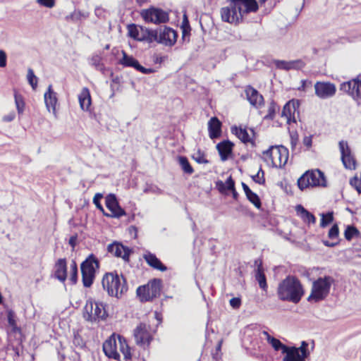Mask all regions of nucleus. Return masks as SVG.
<instances>
[{
  "mask_svg": "<svg viewBox=\"0 0 361 361\" xmlns=\"http://www.w3.org/2000/svg\"><path fill=\"white\" fill-rule=\"evenodd\" d=\"M305 294L303 286L298 278L288 276L277 287V295L282 301L298 303Z\"/></svg>",
  "mask_w": 361,
  "mask_h": 361,
  "instance_id": "1",
  "label": "nucleus"
},
{
  "mask_svg": "<svg viewBox=\"0 0 361 361\" xmlns=\"http://www.w3.org/2000/svg\"><path fill=\"white\" fill-rule=\"evenodd\" d=\"M102 283L103 288L106 290L109 295L117 298H119L128 290L125 278L113 273H106L103 276Z\"/></svg>",
  "mask_w": 361,
  "mask_h": 361,
  "instance_id": "2",
  "label": "nucleus"
},
{
  "mask_svg": "<svg viewBox=\"0 0 361 361\" xmlns=\"http://www.w3.org/2000/svg\"><path fill=\"white\" fill-rule=\"evenodd\" d=\"M334 279L330 276L319 277L312 283L311 293L307 298L309 302H318L324 300L329 294Z\"/></svg>",
  "mask_w": 361,
  "mask_h": 361,
  "instance_id": "3",
  "label": "nucleus"
},
{
  "mask_svg": "<svg viewBox=\"0 0 361 361\" xmlns=\"http://www.w3.org/2000/svg\"><path fill=\"white\" fill-rule=\"evenodd\" d=\"M326 185L324 174L319 169L307 171L298 180V186L301 190L310 187H325Z\"/></svg>",
  "mask_w": 361,
  "mask_h": 361,
  "instance_id": "4",
  "label": "nucleus"
},
{
  "mask_svg": "<svg viewBox=\"0 0 361 361\" xmlns=\"http://www.w3.org/2000/svg\"><path fill=\"white\" fill-rule=\"evenodd\" d=\"M288 154V149L283 145L271 146L264 152L265 161H270L271 166L276 168H281L286 164Z\"/></svg>",
  "mask_w": 361,
  "mask_h": 361,
  "instance_id": "5",
  "label": "nucleus"
},
{
  "mask_svg": "<svg viewBox=\"0 0 361 361\" xmlns=\"http://www.w3.org/2000/svg\"><path fill=\"white\" fill-rule=\"evenodd\" d=\"M99 263L96 257L91 254L82 262L80 269L83 286L86 288L90 287L95 278L96 269H99Z\"/></svg>",
  "mask_w": 361,
  "mask_h": 361,
  "instance_id": "6",
  "label": "nucleus"
},
{
  "mask_svg": "<svg viewBox=\"0 0 361 361\" xmlns=\"http://www.w3.org/2000/svg\"><path fill=\"white\" fill-rule=\"evenodd\" d=\"M161 290V280L154 279L147 285L139 286L136 293L142 302L152 300L160 295Z\"/></svg>",
  "mask_w": 361,
  "mask_h": 361,
  "instance_id": "7",
  "label": "nucleus"
},
{
  "mask_svg": "<svg viewBox=\"0 0 361 361\" xmlns=\"http://www.w3.org/2000/svg\"><path fill=\"white\" fill-rule=\"evenodd\" d=\"M236 0H231L228 6L221 8L220 13L224 22L239 25L243 21V15Z\"/></svg>",
  "mask_w": 361,
  "mask_h": 361,
  "instance_id": "8",
  "label": "nucleus"
},
{
  "mask_svg": "<svg viewBox=\"0 0 361 361\" xmlns=\"http://www.w3.org/2000/svg\"><path fill=\"white\" fill-rule=\"evenodd\" d=\"M84 310V318L91 322L99 319H105L107 317L106 311L102 302H87Z\"/></svg>",
  "mask_w": 361,
  "mask_h": 361,
  "instance_id": "9",
  "label": "nucleus"
},
{
  "mask_svg": "<svg viewBox=\"0 0 361 361\" xmlns=\"http://www.w3.org/2000/svg\"><path fill=\"white\" fill-rule=\"evenodd\" d=\"M140 15L147 23L161 24L166 23L169 20L168 12L153 6L148 9L142 10Z\"/></svg>",
  "mask_w": 361,
  "mask_h": 361,
  "instance_id": "10",
  "label": "nucleus"
},
{
  "mask_svg": "<svg viewBox=\"0 0 361 361\" xmlns=\"http://www.w3.org/2000/svg\"><path fill=\"white\" fill-rule=\"evenodd\" d=\"M310 355L308 350V343L306 341H302L300 347H291L284 356L283 361H305V359Z\"/></svg>",
  "mask_w": 361,
  "mask_h": 361,
  "instance_id": "11",
  "label": "nucleus"
},
{
  "mask_svg": "<svg viewBox=\"0 0 361 361\" xmlns=\"http://www.w3.org/2000/svg\"><path fill=\"white\" fill-rule=\"evenodd\" d=\"M106 206L111 214L104 213V215L109 217L120 218L126 215L125 210L121 207L116 195L110 193L105 198Z\"/></svg>",
  "mask_w": 361,
  "mask_h": 361,
  "instance_id": "12",
  "label": "nucleus"
},
{
  "mask_svg": "<svg viewBox=\"0 0 361 361\" xmlns=\"http://www.w3.org/2000/svg\"><path fill=\"white\" fill-rule=\"evenodd\" d=\"M315 94L322 99L334 97L336 92L334 84L330 82H317L314 85Z\"/></svg>",
  "mask_w": 361,
  "mask_h": 361,
  "instance_id": "13",
  "label": "nucleus"
},
{
  "mask_svg": "<svg viewBox=\"0 0 361 361\" xmlns=\"http://www.w3.org/2000/svg\"><path fill=\"white\" fill-rule=\"evenodd\" d=\"M340 90L347 92L354 99L361 97V75L356 78L341 84Z\"/></svg>",
  "mask_w": 361,
  "mask_h": 361,
  "instance_id": "14",
  "label": "nucleus"
},
{
  "mask_svg": "<svg viewBox=\"0 0 361 361\" xmlns=\"http://www.w3.org/2000/svg\"><path fill=\"white\" fill-rule=\"evenodd\" d=\"M178 34L172 28L164 26L160 27L158 32V43L168 47L174 45L177 40Z\"/></svg>",
  "mask_w": 361,
  "mask_h": 361,
  "instance_id": "15",
  "label": "nucleus"
},
{
  "mask_svg": "<svg viewBox=\"0 0 361 361\" xmlns=\"http://www.w3.org/2000/svg\"><path fill=\"white\" fill-rule=\"evenodd\" d=\"M107 250L114 256L121 257L125 262L129 261L131 250L127 247L123 246L120 243L114 242L111 244H109L107 247Z\"/></svg>",
  "mask_w": 361,
  "mask_h": 361,
  "instance_id": "16",
  "label": "nucleus"
},
{
  "mask_svg": "<svg viewBox=\"0 0 361 361\" xmlns=\"http://www.w3.org/2000/svg\"><path fill=\"white\" fill-rule=\"evenodd\" d=\"M339 149L341 154V160L346 169H355V162L351 156L350 149L347 142L341 140L339 142Z\"/></svg>",
  "mask_w": 361,
  "mask_h": 361,
  "instance_id": "17",
  "label": "nucleus"
},
{
  "mask_svg": "<svg viewBox=\"0 0 361 361\" xmlns=\"http://www.w3.org/2000/svg\"><path fill=\"white\" fill-rule=\"evenodd\" d=\"M134 337L137 345H142L149 343V334L146 324H140L134 330Z\"/></svg>",
  "mask_w": 361,
  "mask_h": 361,
  "instance_id": "18",
  "label": "nucleus"
},
{
  "mask_svg": "<svg viewBox=\"0 0 361 361\" xmlns=\"http://www.w3.org/2000/svg\"><path fill=\"white\" fill-rule=\"evenodd\" d=\"M103 351L109 358L119 360L120 355L116 350V341L114 336L109 337L103 343Z\"/></svg>",
  "mask_w": 361,
  "mask_h": 361,
  "instance_id": "19",
  "label": "nucleus"
},
{
  "mask_svg": "<svg viewBox=\"0 0 361 361\" xmlns=\"http://www.w3.org/2000/svg\"><path fill=\"white\" fill-rule=\"evenodd\" d=\"M247 99L251 105L259 107L264 103V98L259 92L252 86H247L245 89Z\"/></svg>",
  "mask_w": 361,
  "mask_h": 361,
  "instance_id": "20",
  "label": "nucleus"
},
{
  "mask_svg": "<svg viewBox=\"0 0 361 361\" xmlns=\"http://www.w3.org/2000/svg\"><path fill=\"white\" fill-rule=\"evenodd\" d=\"M274 64L277 68L285 71H289L291 69H301L305 66L304 62L301 60L290 61L276 60L274 61Z\"/></svg>",
  "mask_w": 361,
  "mask_h": 361,
  "instance_id": "21",
  "label": "nucleus"
},
{
  "mask_svg": "<svg viewBox=\"0 0 361 361\" xmlns=\"http://www.w3.org/2000/svg\"><path fill=\"white\" fill-rule=\"evenodd\" d=\"M296 106H298V102L294 100L289 101L284 105L281 116L285 117L288 123H290L291 121L295 122V113L296 111Z\"/></svg>",
  "mask_w": 361,
  "mask_h": 361,
  "instance_id": "22",
  "label": "nucleus"
},
{
  "mask_svg": "<svg viewBox=\"0 0 361 361\" xmlns=\"http://www.w3.org/2000/svg\"><path fill=\"white\" fill-rule=\"evenodd\" d=\"M233 144L229 140H224L216 145V149L221 157V159L225 161L232 153Z\"/></svg>",
  "mask_w": 361,
  "mask_h": 361,
  "instance_id": "23",
  "label": "nucleus"
},
{
  "mask_svg": "<svg viewBox=\"0 0 361 361\" xmlns=\"http://www.w3.org/2000/svg\"><path fill=\"white\" fill-rule=\"evenodd\" d=\"M55 277L61 282L67 278V266L66 259H59L55 264Z\"/></svg>",
  "mask_w": 361,
  "mask_h": 361,
  "instance_id": "24",
  "label": "nucleus"
},
{
  "mask_svg": "<svg viewBox=\"0 0 361 361\" xmlns=\"http://www.w3.org/2000/svg\"><path fill=\"white\" fill-rule=\"evenodd\" d=\"M243 16L251 12H256L259 6L256 0H236Z\"/></svg>",
  "mask_w": 361,
  "mask_h": 361,
  "instance_id": "25",
  "label": "nucleus"
},
{
  "mask_svg": "<svg viewBox=\"0 0 361 361\" xmlns=\"http://www.w3.org/2000/svg\"><path fill=\"white\" fill-rule=\"evenodd\" d=\"M263 334L266 336L267 342L275 350H281V353L286 355L288 350H291V347L284 345L279 339L271 336L268 332L264 331H263Z\"/></svg>",
  "mask_w": 361,
  "mask_h": 361,
  "instance_id": "26",
  "label": "nucleus"
},
{
  "mask_svg": "<svg viewBox=\"0 0 361 361\" xmlns=\"http://www.w3.org/2000/svg\"><path fill=\"white\" fill-rule=\"evenodd\" d=\"M208 129L212 139L219 137L221 133V123L216 117H212L208 123Z\"/></svg>",
  "mask_w": 361,
  "mask_h": 361,
  "instance_id": "27",
  "label": "nucleus"
},
{
  "mask_svg": "<svg viewBox=\"0 0 361 361\" xmlns=\"http://www.w3.org/2000/svg\"><path fill=\"white\" fill-rule=\"evenodd\" d=\"M80 106L83 111H88L91 105V97L87 87H83L78 95Z\"/></svg>",
  "mask_w": 361,
  "mask_h": 361,
  "instance_id": "28",
  "label": "nucleus"
},
{
  "mask_svg": "<svg viewBox=\"0 0 361 361\" xmlns=\"http://www.w3.org/2000/svg\"><path fill=\"white\" fill-rule=\"evenodd\" d=\"M128 35L130 37L137 41H145L144 27L131 24L128 26Z\"/></svg>",
  "mask_w": 361,
  "mask_h": 361,
  "instance_id": "29",
  "label": "nucleus"
},
{
  "mask_svg": "<svg viewBox=\"0 0 361 361\" xmlns=\"http://www.w3.org/2000/svg\"><path fill=\"white\" fill-rule=\"evenodd\" d=\"M44 102L48 110L50 111L51 108L53 111H55L56 104L57 103V98L56 93L52 90V86L50 85L48 87L47 91L44 93Z\"/></svg>",
  "mask_w": 361,
  "mask_h": 361,
  "instance_id": "30",
  "label": "nucleus"
},
{
  "mask_svg": "<svg viewBox=\"0 0 361 361\" xmlns=\"http://www.w3.org/2000/svg\"><path fill=\"white\" fill-rule=\"evenodd\" d=\"M144 259L150 267L161 271L166 270V267L161 263L155 255L152 253L146 254L144 255Z\"/></svg>",
  "mask_w": 361,
  "mask_h": 361,
  "instance_id": "31",
  "label": "nucleus"
},
{
  "mask_svg": "<svg viewBox=\"0 0 361 361\" xmlns=\"http://www.w3.org/2000/svg\"><path fill=\"white\" fill-rule=\"evenodd\" d=\"M295 210L304 222L307 224H314L316 222L315 216L302 205H297Z\"/></svg>",
  "mask_w": 361,
  "mask_h": 361,
  "instance_id": "32",
  "label": "nucleus"
},
{
  "mask_svg": "<svg viewBox=\"0 0 361 361\" xmlns=\"http://www.w3.org/2000/svg\"><path fill=\"white\" fill-rule=\"evenodd\" d=\"M231 132L232 133L235 134L243 142H251L252 145L254 144L245 128L233 126L231 128Z\"/></svg>",
  "mask_w": 361,
  "mask_h": 361,
  "instance_id": "33",
  "label": "nucleus"
},
{
  "mask_svg": "<svg viewBox=\"0 0 361 361\" xmlns=\"http://www.w3.org/2000/svg\"><path fill=\"white\" fill-rule=\"evenodd\" d=\"M90 16L87 11H81L80 10H75L71 14L66 17V21L78 22L82 19H87Z\"/></svg>",
  "mask_w": 361,
  "mask_h": 361,
  "instance_id": "34",
  "label": "nucleus"
},
{
  "mask_svg": "<svg viewBox=\"0 0 361 361\" xmlns=\"http://www.w3.org/2000/svg\"><path fill=\"white\" fill-rule=\"evenodd\" d=\"M255 279L257 281L259 287L263 290L267 291V283L266 276L263 271V268L262 265L258 266L256 273H255Z\"/></svg>",
  "mask_w": 361,
  "mask_h": 361,
  "instance_id": "35",
  "label": "nucleus"
},
{
  "mask_svg": "<svg viewBox=\"0 0 361 361\" xmlns=\"http://www.w3.org/2000/svg\"><path fill=\"white\" fill-rule=\"evenodd\" d=\"M179 164L182 170L188 174H192L194 171L187 157L180 156L178 157Z\"/></svg>",
  "mask_w": 361,
  "mask_h": 361,
  "instance_id": "36",
  "label": "nucleus"
},
{
  "mask_svg": "<svg viewBox=\"0 0 361 361\" xmlns=\"http://www.w3.org/2000/svg\"><path fill=\"white\" fill-rule=\"evenodd\" d=\"M144 35L145 37V40L148 42H152L154 41L158 42V32L159 30H150L146 27H144Z\"/></svg>",
  "mask_w": 361,
  "mask_h": 361,
  "instance_id": "37",
  "label": "nucleus"
},
{
  "mask_svg": "<svg viewBox=\"0 0 361 361\" xmlns=\"http://www.w3.org/2000/svg\"><path fill=\"white\" fill-rule=\"evenodd\" d=\"M14 99L18 113L19 114H22L23 113L25 108V102L23 97L20 94H19L17 91L15 90Z\"/></svg>",
  "mask_w": 361,
  "mask_h": 361,
  "instance_id": "38",
  "label": "nucleus"
},
{
  "mask_svg": "<svg viewBox=\"0 0 361 361\" xmlns=\"http://www.w3.org/2000/svg\"><path fill=\"white\" fill-rule=\"evenodd\" d=\"M360 235V231L354 226H348L344 232L345 238L350 241L354 237H357Z\"/></svg>",
  "mask_w": 361,
  "mask_h": 361,
  "instance_id": "39",
  "label": "nucleus"
},
{
  "mask_svg": "<svg viewBox=\"0 0 361 361\" xmlns=\"http://www.w3.org/2000/svg\"><path fill=\"white\" fill-rule=\"evenodd\" d=\"M119 340V344H120V350L123 355L125 360H129L131 358V354L130 348L128 347V344L126 343L125 339H122L121 337H118Z\"/></svg>",
  "mask_w": 361,
  "mask_h": 361,
  "instance_id": "40",
  "label": "nucleus"
},
{
  "mask_svg": "<svg viewBox=\"0 0 361 361\" xmlns=\"http://www.w3.org/2000/svg\"><path fill=\"white\" fill-rule=\"evenodd\" d=\"M279 109V108L277 106V104L274 101H271L269 106L268 114L264 116V118L266 120L274 119L276 112Z\"/></svg>",
  "mask_w": 361,
  "mask_h": 361,
  "instance_id": "41",
  "label": "nucleus"
},
{
  "mask_svg": "<svg viewBox=\"0 0 361 361\" xmlns=\"http://www.w3.org/2000/svg\"><path fill=\"white\" fill-rule=\"evenodd\" d=\"M321 216L322 219L320 222V226L322 228L326 227L327 225H329L334 221L333 212H329L326 214H322Z\"/></svg>",
  "mask_w": 361,
  "mask_h": 361,
  "instance_id": "42",
  "label": "nucleus"
},
{
  "mask_svg": "<svg viewBox=\"0 0 361 361\" xmlns=\"http://www.w3.org/2000/svg\"><path fill=\"white\" fill-rule=\"evenodd\" d=\"M122 53L123 58L120 60V63L126 67H131L135 59L132 56L128 55L124 51Z\"/></svg>",
  "mask_w": 361,
  "mask_h": 361,
  "instance_id": "43",
  "label": "nucleus"
},
{
  "mask_svg": "<svg viewBox=\"0 0 361 361\" xmlns=\"http://www.w3.org/2000/svg\"><path fill=\"white\" fill-rule=\"evenodd\" d=\"M101 61L102 58L100 56L97 54L93 55L90 59V64L97 70L102 71L103 69V64L101 63Z\"/></svg>",
  "mask_w": 361,
  "mask_h": 361,
  "instance_id": "44",
  "label": "nucleus"
},
{
  "mask_svg": "<svg viewBox=\"0 0 361 361\" xmlns=\"http://www.w3.org/2000/svg\"><path fill=\"white\" fill-rule=\"evenodd\" d=\"M182 40L183 42H189V36L190 32V26L188 20H186V23H182Z\"/></svg>",
  "mask_w": 361,
  "mask_h": 361,
  "instance_id": "45",
  "label": "nucleus"
},
{
  "mask_svg": "<svg viewBox=\"0 0 361 361\" xmlns=\"http://www.w3.org/2000/svg\"><path fill=\"white\" fill-rule=\"evenodd\" d=\"M246 197H247V199L252 204H253L256 208H257V209L261 208V205H262L261 200H260L259 196L255 192H252L250 194L247 195Z\"/></svg>",
  "mask_w": 361,
  "mask_h": 361,
  "instance_id": "46",
  "label": "nucleus"
},
{
  "mask_svg": "<svg viewBox=\"0 0 361 361\" xmlns=\"http://www.w3.org/2000/svg\"><path fill=\"white\" fill-rule=\"evenodd\" d=\"M7 319L8 324L12 327L13 332L20 331V329L17 326L16 322L15 320V315L13 311H8L7 314Z\"/></svg>",
  "mask_w": 361,
  "mask_h": 361,
  "instance_id": "47",
  "label": "nucleus"
},
{
  "mask_svg": "<svg viewBox=\"0 0 361 361\" xmlns=\"http://www.w3.org/2000/svg\"><path fill=\"white\" fill-rule=\"evenodd\" d=\"M71 276L70 280L73 284L76 283L78 280V267L75 261H73L70 266Z\"/></svg>",
  "mask_w": 361,
  "mask_h": 361,
  "instance_id": "48",
  "label": "nucleus"
},
{
  "mask_svg": "<svg viewBox=\"0 0 361 361\" xmlns=\"http://www.w3.org/2000/svg\"><path fill=\"white\" fill-rule=\"evenodd\" d=\"M27 78L29 84L32 86V89L35 90L37 85V78L35 76L32 69H28Z\"/></svg>",
  "mask_w": 361,
  "mask_h": 361,
  "instance_id": "49",
  "label": "nucleus"
},
{
  "mask_svg": "<svg viewBox=\"0 0 361 361\" xmlns=\"http://www.w3.org/2000/svg\"><path fill=\"white\" fill-rule=\"evenodd\" d=\"M192 159L198 164L209 163V161L204 157V153L200 149L192 155Z\"/></svg>",
  "mask_w": 361,
  "mask_h": 361,
  "instance_id": "50",
  "label": "nucleus"
},
{
  "mask_svg": "<svg viewBox=\"0 0 361 361\" xmlns=\"http://www.w3.org/2000/svg\"><path fill=\"white\" fill-rule=\"evenodd\" d=\"M131 67H133L137 71L141 72L143 74H149L154 72V70L152 68H146L141 66L138 61L137 59L135 60L133 65L131 66Z\"/></svg>",
  "mask_w": 361,
  "mask_h": 361,
  "instance_id": "51",
  "label": "nucleus"
},
{
  "mask_svg": "<svg viewBox=\"0 0 361 361\" xmlns=\"http://www.w3.org/2000/svg\"><path fill=\"white\" fill-rule=\"evenodd\" d=\"M264 174L263 170L260 169L256 175L252 176V178L257 183L264 184L265 182Z\"/></svg>",
  "mask_w": 361,
  "mask_h": 361,
  "instance_id": "52",
  "label": "nucleus"
},
{
  "mask_svg": "<svg viewBox=\"0 0 361 361\" xmlns=\"http://www.w3.org/2000/svg\"><path fill=\"white\" fill-rule=\"evenodd\" d=\"M103 197L102 194L101 193H97L95 194L94 198H93V203L95 204L96 207L99 209L102 213L104 212V209L102 207V205L100 204V200Z\"/></svg>",
  "mask_w": 361,
  "mask_h": 361,
  "instance_id": "53",
  "label": "nucleus"
},
{
  "mask_svg": "<svg viewBox=\"0 0 361 361\" xmlns=\"http://www.w3.org/2000/svg\"><path fill=\"white\" fill-rule=\"evenodd\" d=\"M339 234V229L337 224H334L329 231L328 236L330 239L336 238Z\"/></svg>",
  "mask_w": 361,
  "mask_h": 361,
  "instance_id": "54",
  "label": "nucleus"
},
{
  "mask_svg": "<svg viewBox=\"0 0 361 361\" xmlns=\"http://www.w3.org/2000/svg\"><path fill=\"white\" fill-rule=\"evenodd\" d=\"M36 2L42 6L49 8L55 6V0H36Z\"/></svg>",
  "mask_w": 361,
  "mask_h": 361,
  "instance_id": "55",
  "label": "nucleus"
},
{
  "mask_svg": "<svg viewBox=\"0 0 361 361\" xmlns=\"http://www.w3.org/2000/svg\"><path fill=\"white\" fill-rule=\"evenodd\" d=\"M7 63V55L6 53L0 49V68H4L6 66Z\"/></svg>",
  "mask_w": 361,
  "mask_h": 361,
  "instance_id": "56",
  "label": "nucleus"
},
{
  "mask_svg": "<svg viewBox=\"0 0 361 361\" xmlns=\"http://www.w3.org/2000/svg\"><path fill=\"white\" fill-rule=\"evenodd\" d=\"M298 133L296 132L291 133H290V145H291L292 150L295 149V148L297 145V143H298Z\"/></svg>",
  "mask_w": 361,
  "mask_h": 361,
  "instance_id": "57",
  "label": "nucleus"
},
{
  "mask_svg": "<svg viewBox=\"0 0 361 361\" xmlns=\"http://www.w3.org/2000/svg\"><path fill=\"white\" fill-rule=\"evenodd\" d=\"M231 306L234 309H238L240 306L241 300L239 298H233L229 301Z\"/></svg>",
  "mask_w": 361,
  "mask_h": 361,
  "instance_id": "58",
  "label": "nucleus"
},
{
  "mask_svg": "<svg viewBox=\"0 0 361 361\" xmlns=\"http://www.w3.org/2000/svg\"><path fill=\"white\" fill-rule=\"evenodd\" d=\"M225 184H226V188L228 190H232V189H233L235 188V182L233 180L231 176H229L227 178Z\"/></svg>",
  "mask_w": 361,
  "mask_h": 361,
  "instance_id": "59",
  "label": "nucleus"
},
{
  "mask_svg": "<svg viewBox=\"0 0 361 361\" xmlns=\"http://www.w3.org/2000/svg\"><path fill=\"white\" fill-rule=\"evenodd\" d=\"M105 10L101 6H97L94 9V14L98 18L104 17Z\"/></svg>",
  "mask_w": 361,
  "mask_h": 361,
  "instance_id": "60",
  "label": "nucleus"
},
{
  "mask_svg": "<svg viewBox=\"0 0 361 361\" xmlns=\"http://www.w3.org/2000/svg\"><path fill=\"white\" fill-rule=\"evenodd\" d=\"M16 117V113L14 111H11L8 113L7 115H5L2 120L4 122H11Z\"/></svg>",
  "mask_w": 361,
  "mask_h": 361,
  "instance_id": "61",
  "label": "nucleus"
},
{
  "mask_svg": "<svg viewBox=\"0 0 361 361\" xmlns=\"http://www.w3.org/2000/svg\"><path fill=\"white\" fill-rule=\"evenodd\" d=\"M312 136H305L303 138V144L307 148H310L312 146Z\"/></svg>",
  "mask_w": 361,
  "mask_h": 361,
  "instance_id": "62",
  "label": "nucleus"
},
{
  "mask_svg": "<svg viewBox=\"0 0 361 361\" xmlns=\"http://www.w3.org/2000/svg\"><path fill=\"white\" fill-rule=\"evenodd\" d=\"M74 343L80 346L84 345V343L78 334L74 335Z\"/></svg>",
  "mask_w": 361,
  "mask_h": 361,
  "instance_id": "63",
  "label": "nucleus"
},
{
  "mask_svg": "<svg viewBox=\"0 0 361 361\" xmlns=\"http://www.w3.org/2000/svg\"><path fill=\"white\" fill-rule=\"evenodd\" d=\"M216 185L218 187L219 190L221 192H224L225 190H226V184H225V183H224L222 181L217 182Z\"/></svg>",
  "mask_w": 361,
  "mask_h": 361,
  "instance_id": "64",
  "label": "nucleus"
}]
</instances>
